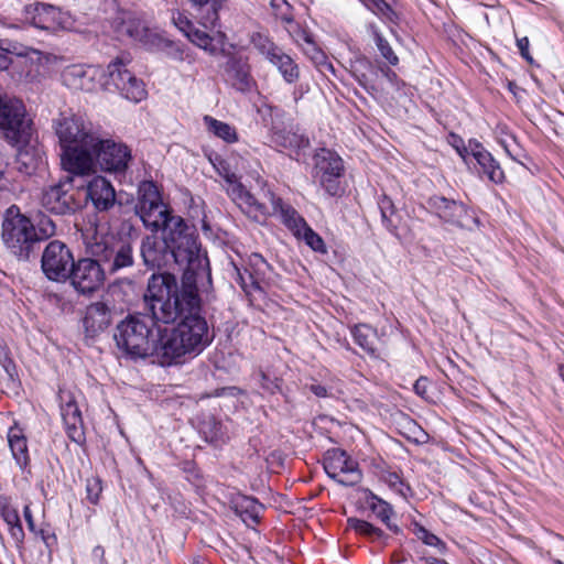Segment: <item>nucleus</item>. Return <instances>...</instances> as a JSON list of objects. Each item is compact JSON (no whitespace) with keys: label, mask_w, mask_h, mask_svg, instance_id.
<instances>
[{"label":"nucleus","mask_w":564,"mask_h":564,"mask_svg":"<svg viewBox=\"0 0 564 564\" xmlns=\"http://www.w3.org/2000/svg\"><path fill=\"white\" fill-rule=\"evenodd\" d=\"M105 272L102 262L97 258H83L74 263L67 280L77 293L91 295L102 286Z\"/></svg>","instance_id":"obj_14"},{"label":"nucleus","mask_w":564,"mask_h":564,"mask_svg":"<svg viewBox=\"0 0 564 564\" xmlns=\"http://www.w3.org/2000/svg\"><path fill=\"white\" fill-rule=\"evenodd\" d=\"M155 231L142 238L140 254L148 269H162L176 264L183 271L178 286L197 283L206 273L207 257L200 253L195 230L183 218L159 223Z\"/></svg>","instance_id":"obj_2"},{"label":"nucleus","mask_w":564,"mask_h":564,"mask_svg":"<svg viewBox=\"0 0 564 564\" xmlns=\"http://www.w3.org/2000/svg\"><path fill=\"white\" fill-rule=\"evenodd\" d=\"M273 141L283 148L301 149L310 144L308 138L292 131H276Z\"/></svg>","instance_id":"obj_37"},{"label":"nucleus","mask_w":564,"mask_h":564,"mask_svg":"<svg viewBox=\"0 0 564 564\" xmlns=\"http://www.w3.org/2000/svg\"><path fill=\"white\" fill-rule=\"evenodd\" d=\"M204 122L209 132L224 140L225 142L234 143L238 140L235 127L230 126L229 123L217 120L210 116H205Z\"/></svg>","instance_id":"obj_35"},{"label":"nucleus","mask_w":564,"mask_h":564,"mask_svg":"<svg viewBox=\"0 0 564 564\" xmlns=\"http://www.w3.org/2000/svg\"><path fill=\"white\" fill-rule=\"evenodd\" d=\"M373 40L381 56L391 65L395 66L399 63V57L390 46L389 42L378 32H373Z\"/></svg>","instance_id":"obj_48"},{"label":"nucleus","mask_w":564,"mask_h":564,"mask_svg":"<svg viewBox=\"0 0 564 564\" xmlns=\"http://www.w3.org/2000/svg\"><path fill=\"white\" fill-rule=\"evenodd\" d=\"M90 148L95 152L97 163L100 167L109 172H124L132 158L131 151L126 144L111 139L104 140L98 135H96Z\"/></svg>","instance_id":"obj_16"},{"label":"nucleus","mask_w":564,"mask_h":564,"mask_svg":"<svg viewBox=\"0 0 564 564\" xmlns=\"http://www.w3.org/2000/svg\"><path fill=\"white\" fill-rule=\"evenodd\" d=\"M420 562L423 564H449L447 561L433 555H422L420 556Z\"/></svg>","instance_id":"obj_61"},{"label":"nucleus","mask_w":564,"mask_h":564,"mask_svg":"<svg viewBox=\"0 0 564 564\" xmlns=\"http://www.w3.org/2000/svg\"><path fill=\"white\" fill-rule=\"evenodd\" d=\"M270 4L278 18H280L283 22L293 23L291 6L286 0H271Z\"/></svg>","instance_id":"obj_50"},{"label":"nucleus","mask_w":564,"mask_h":564,"mask_svg":"<svg viewBox=\"0 0 564 564\" xmlns=\"http://www.w3.org/2000/svg\"><path fill=\"white\" fill-rule=\"evenodd\" d=\"M236 513L248 525L257 524L260 521V513L263 506L254 498L241 496L234 502Z\"/></svg>","instance_id":"obj_31"},{"label":"nucleus","mask_w":564,"mask_h":564,"mask_svg":"<svg viewBox=\"0 0 564 564\" xmlns=\"http://www.w3.org/2000/svg\"><path fill=\"white\" fill-rule=\"evenodd\" d=\"M40 205L53 215H72L80 208V200L73 187V177L66 176L56 184L42 188Z\"/></svg>","instance_id":"obj_9"},{"label":"nucleus","mask_w":564,"mask_h":564,"mask_svg":"<svg viewBox=\"0 0 564 564\" xmlns=\"http://www.w3.org/2000/svg\"><path fill=\"white\" fill-rule=\"evenodd\" d=\"M367 9L375 14H388L391 11L390 6L384 0H360Z\"/></svg>","instance_id":"obj_54"},{"label":"nucleus","mask_w":564,"mask_h":564,"mask_svg":"<svg viewBox=\"0 0 564 564\" xmlns=\"http://www.w3.org/2000/svg\"><path fill=\"white\" fill-rule=\"evenodd\" d=\"M223 76L231 87L239 91H249L254 85L247 58L231 55L223 66Z\"/></svg>","instance_id":"obj_20"},{"label":"nucleus","mask_w":564,"mask_h":564,"mask_svg":"<svg viewBox=\"0 0 564 564\" xmlns=\"http://www.w3.org/2000/svg\"><path fill=\"white\" fill-rule=\"evenodd\" d=\"M1 238L7 250L20 261L30 260L39 250L34 225L17 205H11L3 214Z\"/></svg>","instance_id":"obj_5"},{"label":"nucleus","mask_w":564,"mask_h":564,"mask_svg":"<svg viewBox=\"0 0 564 564\" xmlns=\"http://www.w3.org/2000/svg\"><path fill=\"white\" fill-rule=\"evenodd\" d=\"M147 51L163 53L174 61L184 59V51L181 45L174 41L163 37L159 33H156L155 36H152V40L148 42Z\"/></svg>","instance_id":"obj_33"},{"label":"nucleus","mask_w":564,"mask_h":564,"mask_svg":"<svg viewBox=\"0 0 564 564\" xmlns=\"http://www.w3.org/2000/svg\"><path fill=\"white\" fill-rule=\"evenodd\" d=\"M412 533L426 546H430L435 550V552L440 555H445L448 547L446 543L440 539L437 535L429 531L425 527L420 524L419 522L412 523Z\"/></svg>","instance_id":"obj_34"},{"label":"nucleus","mask_w":564,"mask_h":564,"mask_svg":"<svg viewBox=\"0 0 564 564\" xmlns=\"http://www.w3.org/2000/svg\"><path fill=\"white\" fill-rule=\"evenodd\" d=\"M86 196L98 212L109 210L116 203L115 188L102 176H96L88 183Z\"/></svg>","instance_id":"obj_24"},{"label":"nucleus","mask_w":564,"mask_h":564,"mask_svg":"<svg viewBox=\"0 0 564 564\" xmlns=\"http://www.w3.org/2000/svg\"><path fill=\"white\" fill-rule=\"evenodd\" d=\"M70 249L59 240H52L43 250L41 268L44 275L54 282H65L74 267Z\"/></svg>","instance_id":"obj_13"},{"label":"nucleus","mask_w":564,"mask_h":564,"mask_svg":"<svg viewBox=\"0 0 564 564\" xmlns=\"http://www.w3.org/2000/svg\"><path fill=\"white\" fill-rule=\"evenodd\" d=\"M305 243L311 247L314 251L326 253L327 249L322 237L315 232L307 223L304 225V228H301V236Z\"/></svg>","instance_id":"obj_45"},{"label":"nucleus","mask_w":564,"mask_h":564,"mask_svg":"<svg viewBox=\"0 0 564 564\" xmlns=\"http://www.w3.org/2000/svg\"><path fill=\"white\" fill-rule=\"evenodd\" d=\"M158 336H154L153 351L150 358L160 366H171L183 356L191 354L174 328L162 329L158 326Z\"/></svg>","instance_id":"obj_18"},{"label":"nucleus","mask_w":564,"mask_h":564,"mask_svg":"<svg viewBox=\"0 0 564 564\" xmlns=\"http://www.w3.org/2000/svg\"><path fill=\"white\" fill-rule=\"evenodd\" d=\"M344 162L334 151L321 149L314 155V178L330 196L339 192L338 178L343 175Z\"/></svg>","instance_id":"obj_15"},{"label":"nucleus","mask_w":564,"mask_h":564,"mask_svg":"<svg viewBox=\"0 0 564 564\" xmlns=\"http://www.w3.org/2000/svg\"><path fill=\"white\" fill-rule=\"evenodd\" d=\"M251 43L259 54H261L267 61L280 48L268 36L261 33L253 34Z\"/></svg>","instance_id":"obj_43"},{"label":"nucleus","mask_w":564,"mask_h":564,"mask_svg":"<svg viewBox=\"0 0 564 564\" xmlns=\"http://www.w3.org/2000/svg\"><path fill=\"white\" fill-rule=\"evenodd\" d=\"M116 31L120 36H127L140 43L145 50H148V42L156 34V32L149 29L142 20L132 14H127L121 18L116 24Z\"/></svg>","instance_id":"obj_25"},{"label":"nucleus","mask_w":564,"mask_h":564,"mask_svg":"<svg viewBox=\"0 0 564 564\" xmlns=\"http://www.w3.org/2000/svg\"><path fill=\"white\" fill-rule=\"evenodd\" d=\"M21 20L47 32L64 30L70 24V17L67 12L44 2H33L24 6Z\"/></svg>","instance_id":"obj_12"},{"label":"nucleus","mask_w":564,"mask_h":564,"mask_svg":"<svg viewBox=\"0 0 564 564\" xmlns=\"http://www.w3.org/2000/svg\"><path fill=\"white\" fill-rule=\"evenodd\" d=\"M142 302L153 317L163 324L181 321L174 329L191 354L202 352L213 340L206 319L200 315L197 283L178 286L170 272L152 273Z\"/></svg>","instance_id":"obj_1"},{"label":"nucleus","mask_w":564,"mask_h":564,"mask_svg":"<svg viewBox=\"0 0 564 564\" xmlns=\"http://www.w3.org/2000/svg\"><path fill=\"white\" fill-rule=\"evenodd\" d=\"M429 380L425 377L419 378L414 383V391L421 397L427 395Z\"/></svg>","instance_id":"obj_59"},{"label":"nucleus","mask_w":564,"mask_h":564,"mask_svg":"<svg viewBox=\"0 0 564 564\" xmlns=\"http://www.w3.org/2000/svg\"><path fill=\"white\" fill-rule=\"evenodd\" d=\"M10 64L9 52L2 47H0V70L8 68Z\"/></svg>","instance_id":"obj_63"},{"label":"nucleus","mask_w":564,"mask_h":564,"mask_svg":"<svg viewBox=\"0 0 564 564\" xmlns=\"http://www.w3.org/2000/svg\"><path fill=\"white\" fill-rule=\"evenodd\" d=\"M312 393H314L318 398L327 397V389L322 384H312L310 387Z\"/></svg>","instance_id":"obj_64"},{"label":"nucleus","mask_w":564,"mask_h":564,"mask_svg":"<svg viewBox=\"0 0 564 564\" xmlns=\"http://www.w3.org/2000/svg\"><path fill=\"white\" fill-rule=\"evenodd\" d=\"M475 142L476 141H469V149H467L466 147H456V150L458 152V154L462 156V159L468 163V160H469V156H471V148H475Z\"/></svg>","instance_id":"obj_60"},{"label":"nucleus","mask_w":564,"mask_h":564,"mask_svg":"<svg viewBox=\"0 0 564 564\" xmlns=\"http://www.w3.org/2000/svg\"><path fill=\"white\" fill-rule=\"evenodd\" d=\"M210 162L216 172L225 180L227 184L225 187L227 195L243 214L254 220L265 218L270 214L268 206L258 200L254 195L245 187L240 178L232 172L227 161L216 156L214 160H210Z\"/></svg>","instance_id":"obj_6"},{"label":"nucleus","mask_w":564,"mask_h":564,"mask_svg":"<svg viewBox=\"0 0 564 564\" xmlns=\"http://www.w3.org/2000/svg\"><path fill=\"white\" fill-rule=\"evenodd\" d=\"M197 9L206 8L207 13L202 18L203 25L214 26L218 20V9L224 0H189Z\"/></svg>","instance_id":"obj_38"},{"label":"nucleus","mask_w":564,"mask_h":564,"mask_svg":"<svg viewBox=\"0 0 564 564\" xmlns=\"http://www.w3.org/2000/svg\"><path fill=\"white\" fill-rule=\"evenodd\" d=\"M378 206H379V209L381 213V220H382L383 226L389 231H391V232L394 231L397 229L398 225L393 220V216L395 214V207H394L392 200L389 197L383 196L379 200Z\"/></svg>","instance_id":"obj_41"},{"label":"nucleus","mask_w":564,"mask_h":564,"mask_svg":"<svg viewBox=\"0 0 564 564\" xmlns=\"http://www.w3.org/2000/svg\"><path fill=\"white\" fill-rule=\"evenodd\" d=\"M367 503L377 518H379L390 530H393L394 532L399 530L397 525H392L390 523V518L393 511L388 502L371 494L367 499Z\"/></svg>","instance_id":"obj_36"},{"label":"nucleus","mask_w":564,"mask_h":564,"mask_svg":"<svg viewBox=\"0 0 564 564\" xmlns=\"http://www.w3.org/2000/svg\"><path fill=\"white\" fill-rule=\"evenodd\" d=\"M8 530L17 547H21L24 541V531L21 522L15 525L9 527Z\"/></svg>","instance_id":"obj_56"},{"label":"nucleus","mask_w":564,"mask_h":564,"mask_svg":"<svg viewBox=\"0 0 564 564\" xmlns=\"http://www.w3.org/2000/svg\"><path fill=\"white\" fill-rule=\"evenodd\" d=\"M378 70L382 74L383 77L387 78L388 82H390L392 85L398 86L399 85V77L395 72H393L388 66H379Z\"/></svg>","instance_id":"obj_58"},{"label":"nucleus","mask_w":564,"mask_h":564,"mask_svg":"<svg viewBox=\"0 0 564 564\" xmlns=\"http://www.w3.org/2000/svg\"><path fill=\"white\" fill-rule=\"evenodd\" d=\"M235 281L240 285L246 294H251L252 291L260 289L259 278L249 272L248 269L241 271L235 267Z\"/></svg>","instance_id":"obj_40"},{"label":"nucleus","mask_w":564,"mask_h":564,"mask_svg":"<svg viewBox=\"0 0 564 564\" xmlns=\"http://www.w3.org/2000/svg\"><path fill=\"white\" fill-rule=\"evenodd\" d=\"M268 62L276 67L288 84H294L300 78V68L297 64L290 55L284 53L281 47L268 59Z\"/></svg>","instance_id":"obj_30"},{"label":"nucleus","mask_w":564,"mask_h":564,"mask_svg":"<svg viewBox=\"0 0 564 564\" xmlns=\"http://www.w3.org/2000/svg\"><path fill=\"white\" fill-rule=\"evenodd\" d=\"M97 68L82 64L66 66L62 72V82L73 90L90 91L95 88Z\"/></svg>","instance_id":"obj_22"},{"label":"nucleus","mask_w":564,"mask_h":564,"mask_svg":"<svg viewBox=\"0 0 564 564\" xmlns=\"http://www.w3.org/2000/svg\"><path fill=\"white\" fill-rule=\"evenodd\" d=\"M87 252L100 260L110 273L131 268L134 263L133 247L124 240L109 243L102 238H94L93 241L87 242Z\"/></svg>","instance_id":"obj_7"},{"label":"nucleus","mask_w":564,"mask_h":564,"mask_svg":"<svg viewBox=\"0 0 564 564\" xmlns=\"http://www.w3.org/2000/svg\"><path fill=\"white\" fill-rule=\"evenodd\" d=\"M54 129L63 150L75 145L90 147L97 135L90 122L77 115L62 113L54 120Z\"/></svg>","instance_id":"obj_11"},{"label":"nucleus","mask_w":564,"mask_h":564,"mask_svg":"<svg viewBox=\"0 0 564 564\" xmlns=\"http://www.w3.org/2000/svg\"><path fill=\"white\" fill-rule=\"evenodd\" d=\"M112 311L104 302H94L87 306L83 319L85 333L89 337H95L102 333L111 324Z\"/></svg>","instance_id":"obj_23"},{"label":"nucleus","mask_w":564,"mask_h":564,"mask_svg":"<svg viewBox=\"0 0 564 564\" xmlns=\"http://www.w3.org/2000/svg\"><path fill=\"white\" fill-rule=\"evenodd\" d=\"M348 525L354 529L356 532L373 538V539H381L383 536L382 530L379 528L373 527L371 523L360 520L357 518H349L348 519Z\"/></svg>","instance_id":"obj_47"},{"label":"nucleus","mask_w":564,"mask_h":564,"mask_svg":"<svg viewBox=\"0 0 564 564\" xmlns=\"http://www.w3.org/2000/svg\"><path fill=\"white\" fill-rule=\"evenodd\" d=\"M354 341L367 354L375 356L377 352V329L367 324H358L351 328Z\"/></svg>","instance_id":"obj_32"},{"label":"nucleus","mask_w":564,"mask_h":564,"mask_svg":"<svg viewBox=\"0 0 564 564\" xmlns=\"http://www.w3.org/2000/svg\"><path fill=\"white\" fill-rule=\"evenodd\" d=\"M430 207L445 221L456 224L459 221L465 208L453 199H447L443 196H433L429 199Z\"/></svg>","instance_id":"obj_29"},{"label":"nucleus","mask_w":564,"mask_h":564,"mask_svg":"<svg viewBox=\"0 0 564 564\" xmlns=\"http://www.w3.org/2000/svg\"><path fill=\"white\" fill-rule=\"evenodd\" d=\"M302 51L316 66L321 68L322 72L324 69L334 72L333 65L327 62L326 55L317 47L314 40L304 45Z\"/></svg>","instance_id":"obj_39"},{"label":"nucleus","mask_w":564,"mask_h":564,"mask_svg":"<svg viewBox=\"0 0 564 564\" xmlns=\"http://www.w3.org/2000/svg\"><path fill=\"white\" fill-rule=\"evenodd\" d=\"M187 39L198 47L214 53L216 47L213 44V37L205 31L198 30L195 26L186 34Z\"/></svg>","instance_id":"obj_46"},{"label":"nucleus","mask_w":564,"mask_h":564,"mask_svg":"<svg viewBox=\"0 0 564 564\" xmlns=\"http://www.w3.org/2000/svg\"><path fill=\"white\" fill-rule=\"evenodd\" d=\"M137 214L147 228H155L159 223H165L172 218H182L173 214L162 202L158 186L151 181H144L138 188Z\"/></svg>","instance_id":"obj_8"},{"label":"nucleus","mask_w":564,"mask_h":564,"mask_svg":"<svg viewBox=\"0 0 564 564\" xmlns=\"http://www.w3.org/2000/svg\"><path fill=\"white\" fill-rule=\"evenodd\" d=\"M8 443L12 456L21 469H25L30 463L28 451V441L23 431L18 426H12L8 432Z\"/></svg>","instance_id":"obj_28"},{"label":"nucleus","mask_w":564,"mask_h":564,"mask_svg":"<svg viewBox=\"0 0 564 564\" xmlns=\"http://www.w3.org/2000/svg\"><path fill=\"white\" fill-rule=\"evenodd\" d=\"M289 32L301 48L313 40V36L299 24H295Z\"/></svg>","instance_id":"obj_53"},{"label":"nucleus","mask_w":564,"mask_h":564,"mask_svg":"<svg viewBox=\"0 0 564 564\" xmlns=\"http://www.w3.org/2000/svg\"><path fill=\"white\" fill-rule=\"evenodd\" d=\"M35 239L37 248L40 249V243L44 240L50 239L56 232L55 223L47 216H42L37 223L34 225Z\"/></svg>","instance_id":"obj_44"},{"label":"nucleus","mask_w":564,"mask_h":564,"mask_svg":"<svg viewBox=\"0 0 564 564\" xmlns=\"http://www.w3.org/2000/svg\"><path fill=\"white\" fill-rule=\"evenodd\" d=\"M0 130L6 140L18 147V161L26 167V172L35 169L36 154H30L26 145L31 142L32 121L26 116L23 102L7 94H0Z\"/></svg>","instance_id":"obj_4"},{"label":"nucleus","mask_w":564,"mask_h":564,"mask_svg":"<svg viewBox=\"0 0 564 564\" xmlns=\"http://www.w3.org/2000/svg\"><path fill=\"white\" fill-rule=\"evenodd\" d=\"M259 382L261 388L269 394H274L281 391L282 379L276 376H271L268 371H259Z\"/></svg>","instance_id":"obj_49"},{"label":"nucleus","mask_w":564,"mask_h":564,"mask_svg":"<svg viewBox=\"0 0 564 564\" xmlns=\"http://www.w3.org/2000/svg\"><path fill=\"white\" fill-rule=\"evenodd\" d=\"M143 307H145L143 305ZM144 313L128 314L113 332V340L119 352L131 360L150 358L154 336H158V319L144 308Z\"/></svg>","instance_id":"obj_3"},{"label":"nucleus","mask_w":564,"mask_h":564,"mask_svg":"<svg viewBox=\"0 0 564 564\" xmlns=\"http://www.w3.org/2000/svg\"><path fill=\"white\" fill-rule=\"evenodd\" d=\"M102 491L101 481L98 478H89L86 481V498L97 505Z\"/></svg>","instance_id":"obj_51"},{"label":"nucleus","mask_w":564,"mask_h":564,"mask_svg":"<svg viewBox=\"0 0 564 564\" xmlns=\"http://www.w3.org/2000/svg\"><path fill=\"white\" fill-rule=\"evenodd\" d=\"M251 43L259 54H261L267 61L280 48L268 36L261 33L253 34Z\"/></svg>","instance_id":"obj_42"},{"label":"nucleus","mask_w":564,"mask_h":564,"mask_svg":"<svg viewBox=\"0 0 564 564\" xmlns=\"http://www.w3.org/2000/svg\"><path fill=\"white\" fill-rule=\"evenodd\" d=\"M263 198L271 203L272 210H269V215L264 218L267 219L270 215H280L282 224L288 227L295 237L301 236V228H304L306 224L305 219L293 208L291 205L283 203L280 197H276L274 193L267 188H263ZM262 218H259L260 221Z\"/></svg>","instance_id":"obj_21"},{"label":"nucleus","mask_w":564,"mask_h":564,"mask_svg":"<svg viewBox=\"0 0 564 564\" xmlns=\"http://www.w3.org/2000/svg\"><path fill=\"white\" fill-rule=\"evenodd\" d=\"M24 519L26 521L30 531H34V520L30 506H25L23 509Z\"/></svg>","instance_id":"obj_62"},{"label":"nucleus","mask_w":564,"mask_h":564,"mask_svg":"<svg viewBox=\"0 0 564 564\" xmlns=\"http://www.w3.org/2000/svg\"><path fill=\"white\" fill-rule=\"evenodd\" d=\"M129 62L126 55L111 61L107 66L106 85H112L126 99L139 102L145 98L147 90L142 80L127 68Z\"/></svg>","instance_id":"obj_10"},{"label":"nucleus","mask_w":564,"mask_h":564,"mask_svg":"<svg viewBox=\"0 0 564 564\" xmlns=\"http://www.w3.org/2000/svg\"><path fill=\"white\" fill-rule=\"evenodd\" d=\"M517 46L521 56L530 64H533V58L529 53V39L527 36L517 40Z\"/></svg>","instance_id":"obj_57"},{"label":"nucleus","mask_w":564,"mask_h":564,"mask_svg":"<svg viewBox=\"0 0 564 564\" xmlns=\"http://www.w3.org/2000/svg\"><path fill=\"white\" fill-rule=\"evenodd\" d=\"M471 158L477 162L479 173H482L489 181L499 184L505 178L503 171L492 155L479 143L475 142V148H471Z\"/></svg>","instance_id":"obj_26"},{"label":"nucleus","mask_w":564,"mask_h":564,"mask_svg":"<svg viewBox=\"0 0 564 564\" xmlns=\"http://www.w3.org/2000/svg\"><path fill=\"white\" fill-rule=\"evenodd\" d=\"M175 26L182 31L185 35L194 28V24L192 21L187 19L184 14L177 12L176 14H173L172 18Z\"/></svg>","instance_id":"obj_55"},{"label":"nucleus","mask_w":564,"mask_h":564,"mask_svg":"<svg viewBox=\"0 0 564 564\" xmlns=\"http://www.w3.org/2000/svg\"><path fill=\"white\" fill-rule=\"evenodd\" d=\"M0 514L8 528L21 522L18 510L8 503L0 507Z\"/></svg>","instance_id":"obj_52"},{"label":"nucleus","mask_w":564,"mask_h":564,"mask_svg":"<svg viewBox=\"0 0 564 564\" xmlns=\"http://www.w3.org/2000/svg\"><path fill=\"white\" fill-rule=\"evenodd\" d=\"M62 417L68 434V437L75 443L84 441L83 419L78 405L69 401L62 406Z\"/></svg>","instance_id":"obj_27"},{"label":"nucleus","mask_w":564,"mask_h":564,"mask_svg":"<svg viewBox=\"0 0 564 564\" xmlns=\"http://www.w3.org/2000/svg\"><path fill=\"white\" fill-rule=\"evenodd\" d=\"M65 171L73 175H88L95 171L96 155L90 147L75 145L63 150L61 155Z\"/></svg>","instance_id":"obj_19"},{"label":"nucleus","mask_w":564,"mask_h":564,"mask_svg":"<svg viewBox=\"0 0 564 564\" xmlns=\"http://www.w3.org/2000/svg\"><path fill=\"white\" fill-rule=\"evenodd\" d=\"M324 469L328 477L343 486H355L361 480L357 462L338 448L327 451L324 457Z\"/></svg>","instance_id":"obj_17"}]
</instances>
